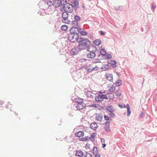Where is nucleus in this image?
<instances>
[{"label": "nucleus", "instance_id": "1", "mask_svg": "<svg viewBox=\"0 0 157 157\" xmlns=\"http://www.w3.org/2000/svg\"><path fill=\"white\" fill-rule=\"evenodd\" d=\"M61 21L62 22L67 24H71L74 26H78V22L81 20L78 16L69 14L67 11L64 12L62 13Z\"/></svg>", "mask_w": 157, "mask_h": 157}, {"label": "nucleus", "instance_id": "2", "mask_svg": "<svg viewBox=\"0 0 157 157\" xmlns=\"http://www.w3.org/2000/svg\"><path fill=\"white\" fill-rule=\"evenodd\" d=\"M78 43V47L82 50L87 49V51H89L91 47V42L87 38L81 37Z\"/></svg>", "mask_w": 157, "mask_h": 157}, {"label": "nucleus", "instance_id": "3", "mask_svg": "<svg viewBox=\"0 0 157 157\" xmlns=\"http://www.w3.org/2000/svg\"><path fill=\"white\" fill-rule=\"evenodd\" d=\"M81 36L78 35L77 34L74 33H70L69 34L68 36V40L71 42L74 43L77 42L78 43L79 40Z\"/></svg>", "mask_w": 157, "mask_h": 157}, {"label": "nucleus", "instance_id": "4", "mask_svg": "<svg viewBox=\"0 0 157 157\" xmlns=\"http://www.w3.org/2000/svg\"><path fill=\"white\" fill-rule=\"evenodd\" d=\"M75 26L76 27H72L71 28L70 30V32L71 33H76L78 35H79V34L80 30H81V29L78 25V26Z\"/></svg>", "mask_w": 157, "mask_h": 157}, {"label": "nucleus", "instance_id": "5", "mask_svg": "<svg viewBox=\"0 0 157 157\" xmlns=\"http://www.w3.org/2000/svg\"><path fill=\"white\" fill-rule=\"evenodd\" d=\"M65 2L66 0H54L53 3L54 6L57 7L60 6H62Z\"/></svg>", "mask_w": 157, "mask_h": 157}, {"label": "nucleus", "instance_id": "6", "mask_svg": "<svg viewBox=\"0 0 157 157\" xmlns=\"http://www.w3.org/2000/svg\"><path fill=\"white\" fill-rule=\"evenodd\" d=\"M74 105L77 110H79L82 109L86 107V105L83 103V101L82 102H80L79 104H76Z\"/></svg>", "mask_w": 157, "mask_h": 157}, {"label": "nucleus", "instance_id": "7", "mask_svg": "<svg viewBox=\"0 0 157 157\" xmlns=\"http://www.w3.org/2000/svg\"><path fill=\"white\" fill-rule=\"evenodd\" d=\"M71 6V4L67 2V0H66L65 2H64L63 5L62 9L64 10V12L67 11L70 8V6Z\"/></svg>", "mask_w": 157, "mask_h": 157}, {"label": "nucleus", "instance_id": "8", "mask_svg": "<svg viewBox=\"0 0 157 157\" xmlns=\"http://www.w3.org/2000/svg\"><path fill=\"white\" fill-rule=\"evenodd\" d=\"M82 49L80 47H76L74 48L71 49V52L73 55H76L78 54Z\"/></svg>", "mask_w": 157, "mask_h": 157}, {"label": "nucleus", "instance_id": "9", "mask_svg": "<svg viewBox=\"0 0 157 157\" xmlns=\"http://www.w3.org/2000/svg\"><path fill=\"white\" fill-rule=\"evenodd\" d=\"M89 52L87 55V58L92 59H93L96 56V53L91 51H90Z\"/></svg>", "mask_w": 157, "mask_h": 157}, {"label": "nucleus", "instance_id": "10", "mask_svg": "<svg viewBox=\"0 0 157 157\" xmlns=\"http://www.w3.org/2000/svg\"><path fill=\"white\" fill-rule=\"evenodd\" d=\"M78 0H74L73 2L71 4L72 7L76 8V9L78 8V6L79 5Z\"/></svg>", "mask_w": 157, "mask_h": 157}, {"label": "nucleus", "instance_id": "11", "mask_svg": "<svg viewBox=\"0 0 157 157\" xmlns=\"http://www.w3.org/2000/svg\"><path fill=\"white\" fill-rule=\"evenodd\" d=\"M72 101L73 102H76L77 103L76 104H79L80 103V102H82L83 101V99L78 97L75 98H72Z\"/></svg>", "mask_w": 157, "mask_h": 157}, {"label": "nucleus", "instance_id": "12", "mask_svg": "<svg viewBox=\"0 0 157 157\" xmlns=\"http://www.w3.org/2000/svg\"><path fill=\"white\" fill-rule=\"evenodd\" d=\"M105 126L104 128L106 132H109L110 130L109 129L110 122L109 121H106L105 123Z\"/></svg>", "mask_w": 157, "mask_h": 157}, {"label": "nucleus", "instance_id": "13", "mask_svg": "<svg viewBox=\"0 0 157 157\" xmlns=\"http://www.w3.org/2000/svg\"><path fill=\"white\" fill-rule=\"evenodd\" d=\"M105 76H106V78L108 80L112 82L113 80V75L111 74H106Z\"/></svg>", "mask_w": 157, "mask_h": 157}, {"label": "nucleus", "instance_id": "14", "mask_svg": "<svg viewBox=\"0 0 157 157\" xmlns=\"http://www.w3.org/2000/svg\"><path fill=\"white\" fill-rule=\"evenodd\" d=\"M83 153L80 150H77L76 151L75 155L79 157H82L83 155Z\"/></svg>", "mask_w": 157, "mask_h": 157}, {"label": "nucleus", "instance_id": "15", "mask_svg": "<svg viewBox=\"0 0 157 157\" xmlns=\"http://www.w3.org/2000/svg\"><path fill=\"white\" fill-rule=\"evenodd\" d=\"M97 127L98 125L96 123H93L90 125V128L94 130H96Z\"/></svg>", "mask_w": 157, "mask_h": 157}, {"label": "nucleus", "instance_id": "16", "mask_svg": "<svg viewBox=\"0 0 157 157\" xmlns=\"http://www.w3.org/2000/svg\"><path fill=\"white\" fill-rule=\"evenodd\" d=\"M75 136L78 137H82L84 136V132L82 131H80L75 133Z\"/></svg>", "mask_w": 157, "mask_h": 157}, {"label": "nucleus", "instance_id": "17", "mask_svg": "<svg viewBox=\"0 0 157 157\" xmlns=\"http://www.w3.org/2000/svg\"><path fill=\"white\" fill-rule=\"evenodd\" d=\"M53 2H52L51 0H47L46 1H45L44 2L45 3L48 5L49 6H51L52 5H53L54 6V1H53Z\"/></svg>", "mask_w": 157, "mask_h": 157}, {"label": "nucleus", "instance_id": "18", "mask_svg": "<svg viewBox=\"0 0 157 157\" xmlns=\"http://www.w3.org/2000/svg\"><path fill=\"white\" fill-rule=\"evenodd\" d=\"M106 109L107 110L110 112H114V108L111 105L106 106Z\"/></svg>", "mask_w": 157, "mask_h": 157}, {"label": "nucleus", "instance_id": "19", "mask_svg": "<svg viewBox=\"0 0 157 157\" xmlns=\"http://www.w3.org/2000/svg\"><path fill=\"white\" fill-rule=\"evenodd\" d=\"M93 42L95 45L98 46L101 43V41L100 39H98L93 41Z\"/></svg>", "mask_w": 157, "mask_h": 157}, {"label": "nucleus", "instance_id": "20", "mask_svg": "<svg viewBox=\"0 0 157 157\" xmlns=\"http://www.w3.org/2000/svg\"><path fill=\"white\" fill-rule=\"evenodd\" d=\"M95 118L97 120L101 121L102 119V116L101 114H98L96 116Z\"/></svg>", "mask_w": 157, "mask_h": 157}, {"label": "nucleus", "instance_id": "21", "mask_svg": "<svg viewBox=\"0 0 157 157\" xmlns=\"http://www.w3.org/2000/svg\"><path fill=\"white\" fill-rule=\"evenodd\" d=\"M94 94L91 91H87L86 92V95L88 97L92 98Z\"/></svg>", "mask_w": 157, "mask_h": 157}, {"label": "nucleus", "instance_id": "22", "mask_svg": "<svg viewBox=\"0 0 157 157\" xmlns=\"http://www.w3.org/2000/svg\"><path fill=\"white\" fill-rule=\"evenodd\" d=\"M109 68V66L108 64H104L101 67L102 71H106Z\"/></svg>", "mask_w": 157, "mask_h": 157}, {"label": "nucleus", "instance_id": "23", "mask_svg": "<svg viewBox=\"0 0 157 157\" xmlns=\"http://www.w3.org/2000/svg\"><path fill=\"white\" fill-rule=\"evenodd\" d=\"M121 80L120 79H118L114 84L115 86H120L121 85Z\"/></svg>", "mask_w": 157, "mask_h": 157}, {"label": "nucleus", "instance_id": "24", "mask_svg": "<svg viewBox=\"0 0 157 157\" xmlns=\"http://www.w3.org/2000/svg\"><path fill=\"white\" fill-rule=\"evenodd\" d=\"M111 63H110L111 64V66L113 67H116L117 66L116 64H117V62L115 60H110Z\"/></svg>", "mask_w": 157, "mask_h": 157}, {"label": "nucleus", "instance_id": "25", "mask_svg": "<svg viewBox=\"0 0 157 157\" xmlns=\"http://www.w3.org/2000/svg\"><path fill=\"white\" fill-rule=\"evenodd\" d=\"M126 107L127 109V116L128 117L130 116V115L131 113L129 105L128 104H127L126 105Z\"/></svg>", "mask_w": 157, "mask_h": 157}, {"label": "nucleus", "instance_id": "26", "mask_svg": "<svg viewBox=\"0 0 157 157\" xmlns=\"http://www.w3.org/2000/svg\"><path fill=\"white\" fill-rule=\"evenodd\" d=\"M99 96L100 97V99L102 100L103 99H108V98L106 95L99 94Z\"/></svg>", "mask_w": 157, "mask_h": 157}, {"label": "nucleus", "instance_id": "27", "mask_svg": "<svg viewBox=\"0 0 157 157\" xmlns=\"http://www.w3.org/2000/svg\"><path fill=\"white\" fill-rule=\"evenodd\" d=\"M96 134L95 133H93L90 136L89 138V139L91 140L93 142L94 140V138L95 136V134Z\"/></svg>", "mask_w": 157, "mask_h": 157}, {"label": "nucleus", "instance_id": "28", "mask_svg": "<svg viewBox=\"0 0 157 157\" xmlns=\"http://www.w3.org/2000/svg\"><path fill=\"white\" fill-rule=\"evenodd\" d=\"M95 100L96 101H98V102H101L102 101V100L100 99V97L99 96V95L98 96H95Z\"/></svg>", "mask_w": 157, "mask_h": 157}, {"label": "nucleus", "instance_id": "29", "mask_svg": "<svg viewBox=\"0 0 157 157\" xmlns=\"http://www.w3.org/2000/svg\"><path fill=\"white\" fill-rule=\"evenodd\" d=\"M100 53L103 56L106 55V51L104 49H101L100 50Z\"/></svg>", "mask_w": 157, "mask_h": 157}, {"label": "nucleus", "instance_id": "30", "mask_svg": "<svg viewBox=\"0 0 157 157\" xmlns=\"http://www.w3.org/2000/svg\"><path fill=\"white\" fill-rule=\"evenodd\" d=\"M115 86L114 85V84L111 86L110 88L109 89V91L110 92H113L115 90Z\"/></svg>", "mask_w": 157, "mask_h": 157}, {"label": "nucleus", "instance_id": "31", "mask_svg": "<svg viewBox=\"0 0 157 157\" xmlns=\"http://www.w3.org/2000/svg\"><path fill=\"white\" fill-rule=\"evenodd\" d=\"M92 62L93 63H101L100 60L99 59H95L92 60Z\"/></svg>", "mask_w": 157, "mask_h": 157}, {"label": "nucleus", "instance_id": "32", "mask_svg": "<svg viewBox=\"0 0 157 157\" xmlns=\"http://www.w3.org/2000/svg\"><path fill=\"white\" fill-rule=\"evenodd\" d=\"M68 27L67 26L65 25H62L61 27V29L63 31H66Z\"/></svg>", "mask_w": 157, "mask_h": 157}, {"label": "nucleus", "instance_id": "33", "mask_svg": "<svg viewBox=\"0 0 157 157\" xmlns=\"http://www.w3.org/2000/svg\"><path fill=\"white\" fill-rule=\"evenodd\" d=\"M38 13L40 15H43L45 14L44 9H41L38 12Z\"/></svg>", "mask_w": 157, "mask_h": 157}, {"label": "nucleus", "instance_id": "34", "mask_svg": "<svg viewBox=\"0 0 157 157\" xmlns=\"http://www.w3.org/2000/svg\"><path fill=\"white\" fill-rule=\"evenodd\" d=\"M79 33H80L83 36H86L87 34V32L85 30L82 31V29L81 30H80Z\"/></svg>", "mask_w": 157, "mask_h": 157}, {"label": "nucleus", "instance_id": "35", "mask_svg": "<svg viewBox=\"0 0 157 157\" xmlns=\"http://www.w3.org/2000/svg\"><path fill=\"white\" fill-rule=\"evenodd\" d=\"M88 138H89V137L88 136H86L85 137L80 138L79 140L81 141H85L87 140H88Z\"/></svg>", "mask_w": 157, "mask_h": 157}, {"label": "nucleus", "instance_id": "36", "mask_svg": "<svg viewBox=\"0 0 157 157\" xmlns=\"http://www.w3.org/2000/svg\"><path fill=\"white\" fill-rule=\"evenodd\" d=\"M93 152L94 154L97 153H98V149L97 147H94L93 150Z\"/></svg>", "mask_w": 157, "mask_h": 157}, {"label": "nucleus", "instance_id": "37", "mask_svg": "<svg viewBox=\"0 0 157 157\" xmlns=\"http://www.w3.org/2000/svg\"><path fill=\"white\" fill-rule=\"evenodd\" d=\"M106 59H111L112 58V56L109 53H107L106 54Z\"/></svg>", "mask_w": 157, "mask_h": 157}, {"label": "nucleus", "instance_id": "38", "mask_svg": "<svg viewBox=\"0 0 157 157\" xmlns=\"http://www.w3.org/2000/svg\"><path fill=\"white\" fill-rule=\"evenodd\" d=\"M90 106L92 107L97 108V107H98L99 106V105H96V104H91L90 105Z\"/></svg>", "mask_w": 157, "mask_h": 157}, {"label": "nucleus", "instance_id": "39", "mask_svg": "<svg viewBox=\"0 0 157 157\" xmlns=\"http://www.w3.org/2000/svg\"><path fill=\"white\" fill-rule=\"evenodd\" d=\"M156 7V6L155 3L153 4L151 6V10L153 11L154 10Z\"/></svg>", "mask_w": 157, "mask_h": 157}, {"label": "nucleus", "instance_id": "40", "mask_svg": "<svg viewBox=\"0 0 157 157\" xmlns=\"http://www.w3.org/2000/svg\"><path fill=\"white\" fill-rule=\"evenodd\" d=\"M121 92L119 91H117L116 92V95L117 97H119L121 95Z\"/></svg>", "mask_w": 157, "mask_h": 157}, {"label": "nucleus", "instance_id": "41", "mask_svg": "<svg viewBox=\"0 0 157 157\" xmlns=\"http://www.w3.org/2000/svg\"><path fill=\"white\" fill-rule=\"evenodd\" d=\"M86 155L85 156V157H92V155L90 153H86Z\"/></svg>", "mask_w": 157, "mask_h": 157}, {"label": "nucleus", "instance_id": "42", "mask_svg": "<svg viewBox=\"0 0 157 157\" xmlns=\"http://www.w3.org/2000/svg\"><path fill=\"white\" fill-rule=\"evenodd\" d=\"M113 112H110L109 113V115L111 116V117H114L115 116L114 114L113 113Z\"/></svg>", "mask_w": 157, "mask_h": 157}, {"label": "nucleus", "instance_id": "43", "mask_svg": "<svg viewBox=\"0 0 157 157\" xmlns=\"http://www.w3.org/2000/svg\"><path fill=\"white\" fill-rule=\"evenodd\" d=\"M119 106L121 108H122L126 107V106L124 104H122V105L119 104Z\"/></svg>", "mask_w": 157, "mask_h": 157}, {"label": "nucleus", "instance_id": "44", "mask_svg": "<svg viewBox=\"0 0 157 157\" xmlns=\"http://www.w3.org/2000/svg\"><path fill=\"white\" fill-rule=\"evenodd\" d=\"M104 118L105 119V120L108 121V120H109V117L108 116H107L106 115H104Z\"/></svg>", "mask_w": 157, "mask_h": 157}, {"label": "nucleus", "instance_id": "45", "mask_svg": "<svg viewBox=\"0 0 157 157\" xmlns=\"http://www.w3.org/2000/svg\"><path fill=\"white\" fill-rule=\"evenodd\" d=\"M90 48H91V49L92 50H94V49H96V48L93 45L91 44V47Z\"/></svg>", "mask_w": 157, "mask_h": 157}, {"label": "nucleus", "instance_id": "46", "mask_svg": "<svg viewBox=\"0 0 157 157\" xmlns=\"http://www.w3.org/2000/svg\"><path fill=\"white\" fill-rule=\"evenodd\" d=\"M76 97H77L76 96L75 94H72L71 96V100H72V98H76Z\"/></svg>", "mask_w": 157, "mask_h": 157}, {"label": "nucleus", "instance_id": "47", "mask_svg": "<svg viewBox=\"0 0 157 157\" xmlns=\"http://www.w3.org/2000/svg\"><path fill=\"white\" fill-rule=\"evenodd\" d=\"M144 117V113L143 112H141L140 113V117Z\"/></svg>", "mask_w": 157, "mask_h": 157}, {"label": "nucleus", "instance_id": "48", "mask_svg": "<svg viewBox=\"0 0 157 157\" xmlns=\"http://www.w3.org/2000/svg\"><path fill=\"white\" fill-rule=\"evenodd\" d=\"M90 50H89V51H91L92 52H94L95 53H96V52L97 51V49L96 48V49H94V50H92V49H91V48H90Z\"/></svg>", "mask_w": 157, "mask_h": 157}, {"label": "nucleus", "instance_id": "49", "mask_svg": "<svg viewBox=\"0 0 157 157\" xmlns=\"http://www.w3.org/2000/svg\"><path fill=\"white\" fill-rule=\"evenodd\" d=\"M120 6H115L114 9L116 10H117L120 8Z\"/></svg>", "mask_w": 157, "mask_h": 157}, {"label": "nucleus", "instance_id": "50", "mask_svg": "<svg viewBox=\"0 0 157 157\" xmlns=\"http://www.w3.org/2000/svg\"><path fill=\"white\" fill-rule=\"evenodd\" d=\"M90 144L88 143L87 144L86 146H85V147L86 148H90Z\"/></svg>", "mask_w": 157, "mask_h": 157}, {"label": "nucleus", "instance_id": "51", "mask_svg": "<svg viewBox=\"0 0 157 157\" xmlns=\"http://www.w3.org/2000/svg\"><path fill=\"white\" fill-rule=\"evenodd\" d=\"M112 96H110L109 97V99L111 100L113 99L114 95L112 94Z\"/></svg>", "mask_w": 157, "mask_h": 157}, {"label": "nucleus", "instance_id": "52", "mask_svg": "<svg viewBox=\"0 0 157 157\" xmlns=\"http://www.w3.org/2000/svg\"><path fill=\"white\" fill-rule=\"evenodd\" d=\"M87 71V72H92V70H91V68H88V69H87V70H86Z\"/></svg>", "mask_w": 157, "mask_h": 157}, {"label": "nucleus", "instance_id": "53", "mask_svg": "<svg viewBox=\"0 0 157 157\" xmlns=\"http://www.w3.org/2000/svg\"><path fill=\"white\" fill-rule=\"evenodd\" d=\"M95 157H101L100 155L99 154L96 153L95 154Z\"/></svg>", "mask_w": 157, "mask_h": 157}, {"label": "nucleus", "instance_id": "54", "mask_svg": "<svg viewBox=\"0 0 157 157\" xmlns=\"http://www.w3.org/2000/svg\"><path fill=\"white\" fill-rule=\"evenodd\" d=\"M90 67H91V65H88L86 67L85 70H86L88 69V68H90Z\"/></svg>", "mask_w": 157, "mask_h": 157}, {"label": "nucleus", "instance_id": "55", "mask_svg": "<svg viewBox=\"0 0 157 157\" xmlns=\"http://www.w3.org/2000/svg\"><path fill=\"white\" fill-rule=\"evenodd\" d=\"M94 68L96 71H97L99 69V68L97 66H96L95 67H94Z\"/></svg>", "mask_w": 157, "mask_h": 157}, {"label": "nucleus", "instance_id": "56", "mask_svg": "<svg viewBox=\"0 0 157 157\" xmlns=\"http://www.w3.org/2000/svg\"><path fill=\"white\" fill-rule=\"evenodd\" d=\"M73 10H70L69 11V14H70L71 15L72 14L71 13V12H73Z\"/></svg>", "mask_w": 157, "mask_h": 157}, {"label": "nucleus", "instance_id": "57", "mask_svg": "<svg viewBox=\"0 0 157 157\" xmlns=\"http://www.w3.org/2000/svg\"><path fill=\"white\" fill-rule=\"evenodd\" d=\"M101 142L102 143H104L105 142V140L104 139H101Z\"/></svg>", "mask_w": 157, "mask_h": 157}, {"label": "nucleus", "instance_id": "58", "mask_svg": "<svg viewBox=\"0 0 157 157\" xmlns=\"http://www.w3.org/2000/svg\"><path fill=\"white\" fill-rule=\"evenodd\" d=\"M100 34L101 35H104L105 34V33L102 31H101Z\"/></svg>", "mask_w": 157, "mask_h": 157}, {"label": "nucleus", "instance_id": "59", "mask_svg": "<svg viewBox=\"0 0 157 157\" xmlns=\"http://www.w3.org/2000/svg\"><path fill=\"white\" fill-rule=\"evenodd\" d=\"M106 145L105 144H102V147L103 148H104L106 146Z\"/></svg>", "mask_w": 157, "mask_h": 157}, {"label": "nucleus", "instance_id": "60", "mask_svg": "<svg viewBox=\"0 0 157 157\" xmlns=\"http://www.w3.org/2000/svg\"><path fill=\"white\" fill-rule=\"evenodd\" d=\"M104 92H102L101 91H98V93L99 94H102V93H103Z\"/></svg>", "mask_w": 157, "mask_h": 157}, {"label": "nucleus", "instance_id": "61", "mask_svg": "<svg viewBox=\"0 0 157 157\" xmlns=\"http://www.w3.org/2000/svg\"><path fill=\"white\" fill-rule=\"evenodd\" d=\"M3 103V102L2 101H0V105H2Z\"/></svg>", "mask_w": 157, "mask_h": 157}, {"label": "nucleus", "instance_id": "62", "mask_svg": "<svg viewBox=\"0 0 157 157\" xmlns=\"http://www.w3.org/2000/svg\"><path fill=\"white\" fill-rule=\"evenodd\" d=\"M91 70H92V71H95V69L94 67L92 68Z\"/></svg>", "mask_w": 157, "mask_h": 157}, {"label": "nucleus", "instance_id": "63", "mask_svg": "<svg viewBox=\"0 0 157 157\" xmlns=\"http://www.w3.org/2000/svg\"><path fill=\"white\" fill-rule=\"evenodd\" d=\"M8 105H6L5 106V107L6 108H8Z\"/></svg>", "mask_w": 157, "mask_h": 157}, {"label": "nucleus", "instance_id": "64", "mask_svg": "<svg viewBox=\"0 0 157 157\" xmlns=\"http://www.w3.org/2000/svg\"><path fill=\"white\" fill-rule=\"evenodd\" d=\"M90 38H91L93 37V36L92 35H90Z\"/></svg>", "mask_w": 157, "mask_h": 157}]
</instances>
